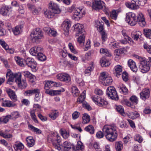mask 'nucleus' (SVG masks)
Masks as SVG:
<instances>
[{
	"instance_id": "f704fd0d",
	"label": "nucleus",
	"mask_w": 151,
	"mask_h": 151,
	"mask_svg": "<svg viewBox=\"0 0 151 151\" xmlns=\"http://www.w3.org/2000/svg\"><path fill=\"white\" fill-rule=\"evenodd\" d=\"M119 90L120 92H122L124 95L127 94L128 91L127 88L123 84L120 85L119 87Z\"/></svg>"
},
{
	"instance_id": "473e14b6",
	"label": "nucleus",
	"mask_w": 151,
	"mask_h": 151,
	"mask_svg": "<svg viewBox=\"0 0 151 151\" xmlns=\"http://www.w3.org/2000/svg\"><path fill=\"white\" fill-rule=\"evenodd\" d=\"M86 91H84L78 98L77 102H79V103H81L83 102L86 97Z\"/></svg>"
},
{
	"instance_id": "c756f323",
	"label": "nucleus",
	"mask_w": 151,
	"mask_h": 151,
	"mask_svg": "<svg viewBox=\"0 0 151 151\" xmlns=\"http://www.w3.org/2000/svg\"><path fill=\"white\" fill-rule=\"evenodd\" d=\"M23 26L20 25L17 26L15 27L12 30L13 32L15 35H17L20 34L22 31Z\"/></svg>"
},
{
	"instance_id": "cd10ccee",
	"label": "nucleus",
	"mask_w": 151,
	"mask_h": 151,
	"mask_svg": "<svg viewBox=\"0 0 151 151\" xmlns=\"http://www.w3.org/2000/svg\"><path fill=\"white\" fill-rule=\"evenodd\" d=\"M116 75L117 77H119L122 73V67L120 65L116 66L114 68Z\"/></svg>"
},
{
	"instance_id": "a18cd8bd",
	"label": "nucleus",
	"mask_w": 151,
	"mask_h": 151,
	"mask_svg": "<svg viewBox=\"0 0 151 151\" xmlns=\"http://www.w3.org/2000/svg\"><path fill=\"white\" fill-rule=\"evenodd\" d=\"M0 135L5 138H9L12 137V135L11 134L4 133L1 130H0Z\"/></svg>"
},
{
	"instance_id": "13d9d810",
	"label": "nucleus",
	"mask_w": 151,
	"mask_h": 151,
	"mask_svg": "<svg viewBox=\"0 0 151 151\" xmlns=\"http://www.w3.org/2000/svg\"><path fill=\"white\" fill-rule=\"evenodd\" d=\"M116 109L118 112L123 115L124 113V109L121 106H116Z\"/></svg>"
},
{
	"instance_id": "bf43d9fd",
	"label": "nucleus",
	"mask_w": 151,
	"mask_h": 151,
	"mask_svg": "<svg viewBox=\"0 0 151 151\" xmlns=\"http://www.w3.org/2000/svg\"><path fill=\"white\" fill-rule=\"evenodd\" d=\"M68 62L65 59H61L59 62L60 65L65 66L68 64Z\"/></svg>"
},
{
	"instance_id": "3c124183",
	"label": "nucleus",
	"mask_w": 151,
	"mask_h": 151,
	"mask_svg": "<svg viewBox=\"0 0 151 151\" xmlns=\"http://www.w3.org/2000/svg\"><path fill=\"white\" fill-rule=\"evenodd\" d=\"M116 150H121L123 147V145L122 142H116Z\"/></svg>"
},
{
	"instance_id": "e2e57ef3",
	"label": "nucleus",
	"mask_w": 151,
	"mask_h": 151,
	"mask_svg": "<svg viewBox=\"0 0 151 151\" xmlns=\"http://www.w3.org/2000/svg\"><path fill=\"white\" fill-rule=\"evenodd\" d=\"M143 46L144 48L146 49L148 52L151 54V46L146 43H144Z\"/></svg>"
},
{
	"instance_id": "c03bdc74",
	"label": "nucleus",
	"mask_w": 151,
	"mask_h": 151,
	"mask_svg": "<svg viewBox=\"0 0 151 151\" xmlns=\"http://www.w3.org/2000/svg\"><path fill=\"white\" fill-rule=\"evenodd\" d=\"M82 119L83 120V124H86L89 122L90 121L89 116L86 114H83Z\"/></svg>"
},
{
	"instance_id": "4d7b16f0",
	"label": "nucleus",
	"mask_w": 151,
	"mask_h": 151,
	"mask_svg": "<svg viewBox=\"0 0 151 151\" xmlns=\"http://www.w3.org/2000/svg\"><path fill=\"white\" fill-rule=\"evenodd\" d=\"M111 58H106L104 57V67L109 66L111 64Z\"/></svg>"
},
{
	"instance_id": "4be33fe9",
	"label": "nucleus",
	"mask_w": 151,
	"mask_h": 151,
	"mask_svg": "<svg viewBox=\"0 0 151 151\" xmlns=\"http://www.w3.org/2000/svg\"><path fill=\"white\" fill-rule=\"evenodd\" d=\"M65 89L62 88L60 90H49L45 91L46 93L49 94L51 96H54L56 95H58L60 94L61 92H63L65 91Z\"/></svg>"
},
{
	"instance_id": "dca6fc26",
	"label": "nucleus",
	"mask_w": 151,
	"mask_h": 151,
	"mask_svg": "<svg viewBox=\"0 0 151 151\" xmlns=\"http://www.w3.org/2000/svg\"><path fill=\"white\" fill-rule=\"evenodd\" d=\"M7 94L13 102H16L17 100V97L15 93L12 89L7 88L6 90Z\"/></svg>"
},
{
	"instance_id": "2f4dec72",
	"label": "nucleus",
	"mask_w": 151,
	"mask_h": 151,
	"mask_svg": "<svg viewBox=\"0 0 151 151\" xmlns=\"http://www.w3.org/2000/svg\"><path fill=\"white\" fill-rule=\"evenodd\" d=\"M14 147L16 151H21L24 148V146L21 142H16Z\"/></svg>"
},
{
	"instance_id": "393cba45",
	"label": "nucleus",
	"mask_w": 151,
	"mask_h": 151,
	"mask_svg": "<svg viewBox=\"0 0 151 151\" xmlns=\"http://www.w3.org/2000/svg\"><path fill=\"white\" fill-rule=\"evenodd\" d=\"M13 102L9 100H5L2 103V106L8 107H13L16 106V104Z\"/></svg>"
},
{
	"instance_id": "37998d69",
	"label": "nucleus",
	"mask_w": 151,
	"mask_h": 151,
	"mask_svg": "<svg viewBox=\"0 0 151 151\" xmlns=\"http://www.w3.org/2000/svg\"><path fill=\"white\" fill-rule=\"evenodd\" d=\"M72 92L75 97L79 95V91L76 86H73L72 87Z\"/></svg>"
},
{
	"instance_id": "39448f33",
	"label": "nucleus",
	"mask_w": 151,
	"mask_h": 151,
	"mask_svg": "<svg viewBox=\"0 0 151 151\" xmlns=\"http://www.w3.org/2000/svg\"><path fill=\"white\" fill-rule=\"evenodd\" d=\"M30 37L33 42H37L39 39L43 37L42 32L40 28L35 29L30 34Z\"/></svg>"
},
{
	"instance_id": "774afa93",
	"label": "nucleus",
	"mask_w": 151,
	"mask_h": 151,
	"mask_svg": "<svg viewBox=\"0 0 151 151\" xmlns=\"http://www.w3.org/2000/svg\"><path fill=\"white\" fill-rule=\"evenodd\" d=\"M28 78H29V82L33 83L35 82L36 79V77L32 74Z\"/></svg>"
},
{
	"instance_id": "680f3d73",
	"label": "nucleus",
	"mask_w": 151,
	"mask_h": 151,
	"mask_svg": "<svg viewBox=\"0 0 151 151\" xmlns=\"http://www.w3.org/2000/svg\"><path fill=\"white\" fill-rule=\"evenodd\" d=\"M134 139L135 141H138L139 143L141 142L143 140V139L142 137L139 134L136 135Z\"/></svg>"
},
{
	"instance_id": "69168bd1",
	"label": "nucleus",
	"mask_w": 151,
	"mask_h": 151,
	"mask_svg": "<svg viewBox=\"0 0 151 151\" xmlns=\"http://www.w3.org/2000/svg\"><path fill=\"white\" fill-rule=\"evenodd\" d=\"M34 60L33 59L31 58H27L25 60L26 65L28 66L31 63L33 62V61H34Z\"/></svg>"
},
{
	"instance_id": "1a4fd4ad",
	"label": "nucleus",
	"mask_w": 151,
	"mask_h": 151,
	"mask_svg": "<svg viewBox=\"0 0 151 151\" xmlns=\"http://www.w3.org/2000/svg\"><path fill=\"white\" fill-rule=\"evenodd\" d=\"M95 27L97 28V30L102 35V39L103 41L104 40V23L99 21L95 22Z\"/></svg>"
},
{
	"instance_id": "9b49d317",
	"label": "nucleus",
	"mask_w": 151,
	"mask_h": 151,
	"mask_svg": "<svg viewBox=\"0 0 151 151\" xmlns=\"http://www.w3.org/2000/svg\"><path fill=\"white\" fill-rule=\"evenodd\" d=\"M57 78L60 81L68 82L71 81V78L68 74H59L57 75Z\"/></svg>"
},
{
	"instance_id": "4468645a",
	"label": "nucleus",
	"mask_w": 151,
	"mask_h": 151,
	"mask_svg": "<svg viewBox=\"0 0 151 151\" xmlns=\"http://www.w3.org/2000/svg\"><path fill=\"white\" fill-rule=\"evenodd\" d=\"M40 93V90L38 88H35L27 90L24 92V94H25L27 96H29L35 94V97L37 98Z\"/></svg>"
},
{
	"instance_id": "0e129e2a",
	"label": "nucleus",
	"mask_w": 151,
	"mask_h": 151,
	"mask_svg": "<svg viewBox=\"0 0 151 151\" xmlns=\"http://www.w3.org/2000/svg\"><path fill=\"white\" fill-rule=\"evenodd\" d=\"M76 81L80 86H83L85 84L84 82L81 78H76Z\"/></svg>"
},
{
	"instance_id": "a211bd4d",
	"label": "nucleus",
	"mask_w": 151,
	"mask_h": 151,
	"mask_svg": "<svg viewBox=\"0 0 151 151\" xmlns=\"http://www.w3.org/2000/svg\"><path fill=\"white\" fill-rule=\"evenodd\" d=\"M131 102L128 101H125L126 105L132 108L133 104H137L138 103L137 98L135 96H131L129 99Z\"/></svg>"
},
{
	"instance_id": "9d476101",
	"label": "nucleus",
	"mask_w": 151,
	"mask_h": 151,
	"mask_svg": "<svg viewBox=\"0 0 151 151\" xmlns=\"http://www.w3.org/2000/svg\"><path fill=\"white\" fill-rule=\"evenodd\" d=\"M139 2L138 0H132L131 3H126L125 5L129 8L135 9L139 8Z\"/></svg>"
},
{
	"instance_id": "f3484780",
	"label": "nucleus",
	"mask_w": 151,
	"mask_h": 151,
	"mask_svg": "<svg viewBox=\"0 0 151 151\" xmlns=\"http://www.w3.org/2000/svg\"><path fill=\"white\" fill-rule=\"evenodd\" d=\"M71 24L70 21H65L62 24V27L65 32V34L68 35L69 29L70 27Z\"/></svg>"
},
{
	"instance_id": "aec40b11",
	"label": "nucleus",
	"mask_w": 151,
	"mask_h": 151,
	"mask_svg": "<svg viewBox=\"0 0 151 151\" xmlns=\"http://www.w3.org/2000/svg\"><path fill=\"white\" fill-rule=\"evenodd\" d=\"M103 2L101 0H95L92 3L93 9L95 10L102 9L103 7Z\"/></svg>"
},
{
	"instance_id": "338daca9",
	"label": "nucleus",
	"mask_w": 151,
	"mask_h": 151,
	"mask_svg": "<svg viewBox=\"0 0 151 151\" xmlns=\"http://www.w3.org/2000/svg\"><path fill=\"white\" fill-rule=\"evenodd\" d=\"M68 46L71 51L74 54H76L77 52L74 49V47L72 44L71 43H69L68 44Z\"/></svg>"
},
{
	"instance_id": "6e6552de",
	"label": "nucleus",
	"mask_w": 151,
	"mask_h": 151,
	"mask_svg": "<svg viewBox=\"0 0 151 151\" xmlns=\"http://www.w3.org/2000/svg\"><path fill=\"white\" fill-rule=\"evenodd\" d=\"M126 20L131 26H134L137 24L135 14L132 12H129L127 13Z\"/></svg>"
},
{
	"instance_id": "20e7f679",
	"label": "nucleus",
	"mask_w": 151,
	"mask_h": 151,
	"mask_svg": "<svg viewBox=\"0 0 151 151\" xmlns=\"http://www.w3.org/2000/svg\"><path fill=\"white\" fill-rule=\"evenodd\" d=\"M83 26L80 24H76L74 26V29L78 34H82L78 39V41L80 44L83 43L84 42L85 36L84 29H83Z\"/></svg>"
},
{
	"instance_id": "603ef678",
	"label": "nucleus",
	"mask_w": 151,
	"mask_h": 151,
	"mask_svg": "<svg viewBox=\"0 0 151 151\" xmlns=\"http://www.w3.org/2000/svg\"><path fill=\"white\" fill-rule=\"evenodd\" d=\"M93 68V63H92L91 64V65L85 70V74H88L89 75H90L91 72Z\"/></svg>"
},
{
	"instance_id": "2eb2a0df",
	"label": "nucleus",
	"mask_w": 151,
	"mask_h": 151,
	"mask_svg": "<svg viewBox=\"0 0 151 151\" xmlns=\"http://www.w3.org/2000/svg\"><path fill=\"white\" fill-rule=\"evenodd\" d=\"M43 49L39 46H36L31 48L30 50V53L33 56H37L40 52H42Z\"/></svg>"
},
{
	"instance_id": "8fccbe9b",
	"label": "nucleus",
	"mask_w": 151,
	"mask_h": 151,
	"mask_svg": "<svg viewBox=\"0 0 151 151\" xmlns=\"http://www.w3.org/2000/svg\"><path fill=\"white\" fill-rule=\"evenodd\" d=\"M118 13V11L117 10H113L110 15L111 17L113 19L116 20Z\"/></svg>"
},
{
	"instance_id": "f8f14e48",
	"label": "nucleus",
	"mask_w": 151,
	"mask_h": 151,
	"mask_svg": "<svg viewBox=\"0 0 151 151\" xmlns=\"http://www.w3.org/2000/svg\"><path fill=\"white\" fill-rule=\"evenodd\" d=\"M136 19L137 20V23L138 22L139 24L141 27H143L145 25L146 22L143 15L142 13H139L137 17L136 16Z\"/></svg>"
},
{
	"instance_id": "5701e85b",
	"label": "nucleus",
	"mask_w": 151,
	"mask_h": 151,
	"mask_svg": "<svg viewBox=\"0 0 151 151\" xmlns=\"http://www.w3.org/2000/svg\"><path fill=\"white\" fill-rule=\"evenodd\" d=\"M112 82V80L111 77L108 73L104 72V85H110Z\"/></svg>"
},
{
	"instance_id": "09e8293b",
	"label": "nucleus",
	"mask_w": 151,
	"mask_h": 151,
	"mask_svg": "<svg viewBox=\"0 0 151 151\" xmlns=\"http://www.w3.org/2000/svg\"><path fill=\"white\" fill-rule=\"evenodd\" d=\"M40 52L37 55L38 59L41 61H44L46 60V57L45 55Z\"/></svg>"
},
{
	"instance_id": "c9c22d12",
	"label": "nucleus",
	"mask_w": 151,
	"mask_h": 151,
	"mask_svg": "<svg viewBox=\"0 0 151 151\" xmlns=\"http://www.w3.org/2000/svg\"><path fill=\"white\" fill-rule=\"evenodd\" d=\"M115 52L116 55L119 56L120 55L125 53L126 52V50L124 48H122L115 50Z\"/></svg>"
},
{
	"instance_id": "72a5a7b5",
	"label": "nucleus",
	"mask_w": 151,
	"mask_h": 151,
	"mask_svg": "<svg viewBox=\"0 0 151 151\" xmlns=\"http://www.w3.org/2000/svg\"><path fill=\"white\" fill-rule=\"evenodd\" d=\"M49 117L52 120L55 119L59 115V112L57 110H55L49 114Z\"/></svg>"
},
{
	"instance_id": "a878e982",
	"label": "nucleus",
	"mask_w": 151,
	"mask_h": 151,
	"mask_svg": "<svg viewBox=\"0 0 151 151\" xmlns=\"http://www.w3.org/2000/svg\"><path fill=\"white\" fill-rule=\"evenodd\" d=\"M128 64L132 71L134 72H136L137 71V68L136 65L135 63L132 60H129L128 61Z\"/></svg>"
},
{
	"instance_id": "b1692460",
	"label": "nucleus",
	"mask_w": 151,
	"mask_h": 151,
	"mask_svg": "<svg viewBox=\"0 0 151 151\" xmlns=\"http://www.w3.org/2000/svg\"><path fill=\"white\" fill-rule=\"evenodd\" d=\"M142 35L141 32L134 30L132 32L131 35L132 38L134 40L137 41L139 37Z\"/></svg>"
},
{
	"instance_id": "de8ad7c7",
	"label": "nucleus",
	"mask_w": 151,
	"mask_h": 151,
	"mask_svg": "<svg viewBox=\"0 0 151 151\" xmlns=\"http://www.w3.org/2000/svg\"><path fill=\"white\" fill-rule=\"evenodd\" d=\"M139 116V114L137 112H131L129 115H128L129 117L133 119H135L137 117H138Z\"/></svg>"
},
{
	"instance_id": "ddd939ff",
	"label": "nucleus",
	"mask_w": 151,
	"mask_h": 151,
	"mask_svg": "<svg viewBox=\"0 0 151 151\" xmlns=\"http://www.w3.org/2000/svg\"><path fill=\"white\" fill-rule=\"evenodd\" d=\"M150 94V91L149 89H144L140 93V98L142 99L145 101L149 98Z\"/></svg>"
},
{
	"instance_id": "f03ea898",
	"label": "nucleus",
	"mask_w": 151,
	"mask_h": 151,
	"mask_svg": "<svg viewBox=\"0 0 151 151\" xmlns=\"http://www.w3.org/2000/svg\"><path fill=\"white\" fill-rule=\"evenodd\" d=\"M105 136L108 141L111 142L115 141L117 138L118 133L115 127L110 125H104Z\"/></svg>"
},
{
	"instance_id": "0eeeda50",
	"label": "nucleus",
	"mask_w": 151,
	"mask_h": 151,
	"mask_svg": "<svg viewBox=\"0 0 151 151\" xmlns=\"http://www.w3.org/2000/svg\"><path fill=\"white\" fill-rule=\"evenodd\" d=\"M150 65L149 61L146 60L142 58L140 61L139 65V69L141 71L145 73L148 72L150 69Z\"/></svg>"
},
{
	"instance_id": "79ce46f5",
	"label": "nucleus",
	"mask_w": 151,
	"mask_h": 151,
	"mask_svg": "<svg viewBox=\"0 0 151 151\" xmlns=\"http://www.w3.org/2000/svg\"><path fill=\"white\" fill-rule=\"evenodd\" d=\"M0 119V121H1V122L4 124L7 123L9 121L10 119H11L9 115H6L5 116H3Z\"/></svg>"
},
{
	"instance_id": "412c9836",
	"label": "nucleus",
	"mask_w": 151,
	"mask_h": 151,
	"mask_svg": "<svg viewBox=\"0 0 151 151\" xmlns=\"http://www.w3.org/2000/svg\"><path fill=\"white\" fill-rule=\"evenodd\" d=\"M27 6L29 10L32 11V13L35 15H38L41 10L40 8L36 7L32 4H29L27 5Z\"/></svg>"
},
{
	"instance_id": "864d4df0",
	"label": "nucleus",
	"mask_w": 151,
	"mask_h": 151,
	"mask_svg": "<svg viewBox=\"0 0 151 151\" xmlns=\"http://www.w3.org/2000/svg\"><path fill=\"white\" fill-rule=\"evenodd\" d=\"M76 148L78 150H80L82 151L83 150L84 146L81 141H78L77 142Z\"/></svg>"
},
{
	"instance_id": "a19ab883",
	"label": "nucleus",
	"mask_w": 151,
	"mask_h": 151,
	"mask_svg": "<svg viewBox=\"0 0 151 151\" xmlns=\"http://www.w3.org/2000/svg\"><path fill=\"white\" fill-rule=\"evenodd\" d=\"M143 33L147 38L151 39V30L149 29H144Z\"/></svg>"
},
{
	"instance_id": "7ed1b4c3",
	"label": "nucleus",
	"mask_w": 151,
	"mask_h": 151,
	"mask_svg": "<svg viewBox=\"0 0 151 151\" xmlns=\"http://www.w3.org/2000/svg\"><path fill=\"white\" fill-rule=\"evenodd\" d=\"M49 6L51 10H47L45 12L44 14L46 17L51 18L53 17L55 14L60 13V10L56 4L51 1Z\"/></svg>"
},
{
	"instance_id": "6ab92c4d",
	"label": "nucleus",
	"mask_w": 151,
	"mask_h": 151,
	"mask_svg": "<svg viewBox=\"0 0 151 151\" xmlns=\"http://www.w3.org/2000/svg\"><path fill=\"white\" fill-rule=\"evenodd\" d=\"M0 44L6 50L7 52L10 54H12L14 52V50L13 48H9V45L4 40H0Z\"/></svg>"
},
{
	"instance_id": "58836bf2",
	"label": "nucleus",
	"mask_w": 151,
	"mask_h": 151,
	"mask_svg": "<svg viewBox=\"0 0 151 151\" xmlns=\"http://www.w3.org/2000/svg\"><path fill=\"white\" fill-rule=\"evenodd\" d=\"M20 114L18 111L12 112L11 114L9 115L11 119L14 120L20 116Z\"/></svg>"
},
{
	"instance_id": "ea45409f",
	"label": "nucleus",
	"mask_w": 151,
	"mask_h": 151,
	"mask_svg": "<svg viewBox=\"0 0 151 151\" xmlns=\"http://www.w3.org/2000/svg\"><path fill=\"white\" fill-rule=\"evenodd\" d=\"M85 130L89 132L91 134L94 133V127L91 125H89L85 128Z\"/></svg>"
},
{
	"instance_id": "49530a36",
	"label": "nucleus",
	"mask_w": 151,
	"mask_h": 151,
	"mask_svg": "<svg viewBox=\"0 0 151 151\" xmlns=\"http://www.w3.org/2000/svg\"><path fill=\"white\" fill-rule=\"evenodd\" d=\"M74 15H76L77 16H78V18H80L81 17L82 12H81V10L77 8H76L74 10Z\"/></svg>"
},
{
	"instance_id": "423d86ee",
	"label": "nucleus",
	"mask_w": 151,
	"mask_h": 151,
	"mask_svg": "<svg viewBox=\"0 0 151 151\" xmlns=\"http://www.w3.org/2000/svg\"><path fill=\"white\" fill-rule=\"evenodd\" d=\"M106 94L108 97L113 100H118L119 97L115 89L111 86L108 87L106 91Z\"/></svg>"
},
{
	"instance_id": "bb28decb",
	"label": "nucleus",
	"mask_w": 151,
	"mask_h": 151,
	"mask_svg": "<svg viewBox=\"0 0 151 151\" xmlns=\"http://www.w3.org/2000/svg\"><path fill=\"white\" fill-rule=\"evenodd\" d=\"M92 99L93 101L96 102L99 106H102L104 104V99H102L101 97H97L96 98L94 96H92Z\"/></svg>"
},
{
	"instance_id": "c85d7f7f",
	"label": "nucleus",
	"mask_w": 151,
	"mask_h": 151,
	"mask_svg": "<svg viewBox=\"0 0 151 151\" xmlns=\"http://www.w3.org/2000/svg\"><path fill=\"white\" fill-rule=\"evenodd\" d=\"M9 9L7 6L3 7L0 10V14L3 16H7L9 14Z\"/></svg>"
},
{
	"instance_id": "4c0bfd02",
	"label": "nucleus",
	"mask_w": 151,
	"mask_h": 151,
	"mask_svg": "<svg viewBox=\"0 0 151 151\" xmlns=\"http://www.w3.org/2000/svg\"><path fill=\"white\" fill-rule=\"evenodd\" d=\"M15 60L18 65L21 66H24V63H25L24 60L22 59H20L18 57L16 58Z\"/></svg>"
},
{
	"instance_id": "052dcab7",
	"label": "nucleus",
	"mask_w": 151,
	"mask_h": 151,
	"mask_svg": "<svg viewBox=\"0 0 151 151\" xmlns=\"http://www.w3.org/2000/svg\"><path fill=\"white\" fill-rule=\"evenodd\" d=\"M122 78L123 80L125 81H127L128 80V74L126 72L122 73Z\"/></svg>"
},
{
	"instance_id": "7c9ffc66",
	"label": "nucleus",
	"mask_w": 151,
	"mask_h": 151,
	"mask_svg": "<svg viewBox=\"0 0 151 151\" xmlns=\"http://www.w3.org/2000/svg\"><path fill=\"white\" fill-rule=\"evenodd\" d=\"M27 145L29 147L33 146L35 144V141L31 136H29L26 139Z\"/></svg>"
},
{
	"instance_id": "6e6d98bb",
	"label": "nucleus",
	"mask_w": 151,
	"mask_h": 151,
	"mask_svg": "<svg viewBox=\"0 0 151 151\" xmlns=\"http://www.w3.org/2000/svg\"><path fill=\"white\" fill-rule=\"evenodd\" d=\"M44 88L45 91L48 90L51 88L50 81H45Z\"/></svg>"
},
{
	"instance_id": "e433bc0d",
	"label": "nucleus",
	"mask_w": 151,
	"mask_h": 151,
	"mask_svg": "<svg viewBox=\"0 0 151 151\" xmlns=\"http://www.w3.org/2000/svg\"><path fill=\"white\" fill-rule=\"evenodd\" d=\"M28 127L31 131L36 133L37 134H39L42 133V131L40 129L35 127L31 124L29 125Z\"/></svg>"
},
{
	"instance_id": "f257e3e1",
	"label": "nucleus",
	"mask_w": 151,
	"mask_h": 151,
	"mask_svg": "<svg viewBox=\"0 0 151 151\" xmlns=\"http://www.w3.org/2000/svg\"><path fill=\"white\" fill-rule=\"evenodd\" d=\"M21 76L20 73L13 74L10 70L8 69L6 74V77H9L7 81V83L10 84V82H13L14 79L15 78V81L18 84V87L21 89L25 88L27 86V83L25 79L21 80Z\"/></svg>"
},
{
	"instance_id": "5fc2aeb1",
	"label": "nucleus",
	"mask_w": 151,
	"mask_h": 151,
	"mask_svg": "<svg viewBox=\"0 0 151 151\" xmlns=\"http://www.w3.org/2000/svg\"><path fill=\"white\" fill-rule=\"evenodd\" d=\"M60 133L61 135L64 139H67L69 136V134L66 130L61 129Z\"/></svg>"
}]
</instances>
